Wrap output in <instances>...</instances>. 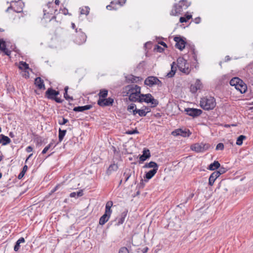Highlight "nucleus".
Wrapping results in <instances>:
<instances>
[{
  "label": "nucleus",
  "mask_w": 253,
  "mask_h": 253,
  "mask_svg": "<svg viewBox=\"0 0 253 253\" xmlns=\"http://www.w3.org/2000/svg\"><path fill=\"white\" fill-rule=\"evenodd\" d=\"M92 107L91 105H86L83 106L75 107L73 109L75 112H84V111L90 109Z\"/></svg>",
  "instance_id": "22"
},
{
  "label": "nucleus",
  "mask_w": 253,
  "mask_h": 253,
  "mask_svg": "<svg viewBox=\"0 0 253 253\" xmlns=\"http://www.w3.org/2000/svg\"><path fill=\"white\" fill-rule=\"evenodd\" d=\"M246 138V137L245 135H240L237 139L236 144L238 145H241L243 144V141L244 139Z\"/></svg>",
  "instance_id": "39"
},
{
  "label": "nucleus",
  "mask_w": 253,
  "mask_h": 253,
  "mask_svg": "<svg viewBox=\"0 0 253 253\" xmlns=\"http://www.w3.org/2000/svg\"><path fill=\"white\" fill-rule=\"evenodd\" d=\"M127 210H125L124 211L122 212L121 214V217L118 219V221L116 223L117 225L119 226L121 224H122L124 222L125 219L127 215Z\"/></svg>",
  "instance_id": "24"
},
{
  "label": "nucleus",
  "mask_w": 253,
  "mask_h": 253,
  "mask_svg": "<svg viewBox=\"0 0 253 253\" xmlns=\"http://www.w3.org/2000/svg\"><path fill=\"white\" fill-rule=\"evenodd\" d=\"M49 149V146H46L42 151V153L44 154Z\"/></svg>",
  "instance_id": "55"
},
{
  "label": "nucleus",
  "mask_w": 253,
  "mask_h": 253,
  "mask_svg": "<svg viewBox=\"0 0 253 253\" xmlns=\"http://www.w3.org/2000/svg\"><path fill=\"white\" fill-rule=\"evenodd\" d=\"M113 205V202L112 201L108 202L105 206V213L111 215L112 213V210L111 209V207Z\"/></svg>",
  "instance_id": "32"
},
{
  "label": "nucleus",
  "mask_w": 253,
  "mask_h": 253,
  "mask_svg": "<svg viewBox=\"0 0 253 253\" xmlns=\"http://www.w3.org/2000/svg\"><path fill=\"white\" fill-rule=\"evenodd\" d=\"M126 133L128 134H138L139 133V131L136 128H135L132 130H128Z\"/></svg>",
  "instance_id": "46"
},
{
  "label": "nucleus",
  "mask_w": 253,
  "mask_h": 253,
  "mask_svg": "<svg viewBox=\"0 0 253 253\" xmlns=\"http://www.w3.org/2000/svg\"><path fill=\"white\" fill-rule=\"evenodd\" d=\"M114 99L111 97L108 98H99L97 101V104L101 107L112 106Z\"/></svg>",
  "instance_id": "11"
},
{
  "label": "nucleus",
  "mask_w": 253,
  "mask_h": 253,
  "mask_svg": "<svg viewBox=\"0 0 253 253\" xmlns=\"http://www.w3.org/2000/svg\"><path fill=\"white\" fill-rule=\"evenodd\" d=\"M192 18V15L190 14H186L184 17H181L179 19L180 23L186 22L188 20Z\"/></svg>",
  "instance_id": "37"
},
{
  "label": "nucleus",
  "mask_w": 253,
  "mask_h": 253,
  "mask_svg": "<svg viewBox=\"0 0 253 253\" xmlns=\"http://www.w3.org/2000/svg\"><path fill=\"white\" fill-rule=\"evenodd\" d=\"M11 142L10 139L6 136L1 134L0 135V143L2 145H6Z\"/></svg>",
  "instance_id": "23"
},
{
  "label": "nucleus",
  "mask_w": 253,
  "mask_h": 253,
  "mask_svg": "<svg viewBox=\"0 0 253 253\" xmlns=\"http://www.w3.org/2000/svg\"><path fill=\"white\" fill-rule=\"evenodd\" d=\"M173 40L176 42L175 46L177 48L180 50H182L185 48L186 42L183 37L176 36Z\"/></svg>",
  "instance_id": "10"
},
{
  "label": "nucleus",
  "mask_w": 253,
  "mask_h": 253,
  "mask_svg": "<svg viewBox=\"0 0 253 253\" xmlns=\"http://www.w3.org/2000/svg\"><path fill=\"white\" fill-rule=\"evenodd\" d=\"M126 95H128L131 94V93L135 92L140 93L141 91V88L140 86L136 84H130L126 86Z\"/></svg>",
  "instance_id": "15"
},
{
  "label": "nucleus",
  "mask_w": 253,
  "mask_h": 253,
  "mask_svg": "<svg viewBox=\"0 0 253 253\" xmlns=\"http://www.w3.org/2000/svg\"><path fill=\"white\" fill-rule=\"evenodd\" d=\"M35 84L39 89H45L43 81L40 77H37L35 79Z\"/></svg>",
  "instance_id": "21"
},
{
  "label": "nucleus",
  "mask_w": 253,
  "mask_h": 253,
  "mask_svg": "<svg viewBox=\"0 0 253 253\" xmlns=\"http://www.w3.org/2000/svg\"><path fill=\"white\" fill-rule=\"evenodd\" d=\"M59 94V91L52 88H48L45 92V97L52 100L55 101L57 103H62L63 100L60 98L58 97Z\"/></svg>",
  "instance_id": "5"
},
{
  "label": "nucleus",
  "mask_w": 253,
  "mask_h": 253,
  "mask_svg": "<svg viewBox=\"0 0 253 253\" xmlns=\"http://www.w3.org/2000/svg\"><path fill=\"white\" fill-rule=\"evenodd\" d=\"M69 122V120L62 117H60L58 121V124L60 125H64Z\"/></svg>",
  "instance_id": "41"
},
{
  "label": "nucleus",
  "mask_w": 253,
  "mask_h": 253,
  "mask_svg": "<svg viewBox=\"0 0 253 253\" xmlns=\"http://www.w3.org/2000/svg\"><path fill=\"white\" fill-rule=\"evenodd\" d=\"M66 130H62L61 128L59 129V135H58V140L59 142H61L65 136L66 133Z\"/></svg>",
  "instance_id": "33"
},
{
  "label": "nucleus",
  "mask_w": 253,
  "mask_h": 253,
  "mask_svg": "<svg viewBox=\"0 0 253 253\" xmlns=\"http://www.w3.org/2000/svg\"><path fill=\"white\" fill-rule=\"evenodd\" d=\"M156 84H158V85H162V82H161L160 80H159L157 77H156Z\"/></svg>",
  "instance_id": "60"
},
{
  "label": "nucleus",
  "mask_w": 253,
  "mask_h": 253,
  "mask_svg": "<svg viewBox=\"0 0 253 253\" xmlns=\"http://www.w3.org/2000/svg\"><path fill=\"white\" fill-rule=\"evenodd\" d=\"M224 149V145L222 143H219L216 146L215 149L216 150H222Z\"/></svg>",
  "instance_id": "45"
},
{
  "label": "nucleus",
  "mask_w": 253,
  "mask_h": 253,
  "mask_svg": "<svg viewBox=\"0 0 253 253\" xmlns=\"http://www.w3.org/2000/svg\"><path fill=\"white\" fill-rule=\"evenodd\" d=\"M126 2V0H118L117 1H112L110 5H108L106 6V8L108 10H112V9H116V8H115L114 6H113V5L114 4H118L120 5L121 6L124 5Z\"/></svg>",
  "instance_id": "20"
},
{
  "label": "nucleus",
  "mask_w": 253,
  "mask_h": 253,
  "mask_svg": "<svg viewBox=\"0 0 253 253\" xmlns=\"http://www.w3.org/2000/svg\"><path fill=\"white\" fill-rule=\"evenodd\" d=\"M25 172L24 171H21L20 173L19 174L18 176V178L20 179H21L22 178H23V177L24 176V174H25Z\"/></svg>",
  "instance_id": "57"
},
{
  "label": "nucleus",
  "mask_w": 253,
  "mask_h": 253,
  "mask_svg": "<svg viewBox=\"0 0 253 253\" xmlns=\"http://www.w3.org/2000/svg\"><path fill=\"white\" fill-rule=\"evenodd\" d=\"M202 84L200 80L197 79L194 84L190 85V91L193 93L197 92L198 89H200L202 87Z\"/></svg>",
  "instance_id": "16"
},
{
  "label": "nucleus",
  "mask_w": 253,
  "mask_h": 253,
  "mask_svg": "<svg viewBox=\"0 0 253 253\" xmlns=\"http://www.w3.org/2000/svg\"><path fill=\"white\" fill-rule=\"evenodd\" d=\"M22 76L23 77H25V78H29V73L28 71H23V73L22 74Z\"/></svg>",
  "instance_id": "50"
},
{
  "label": "nucleus",
  "mask_w": 253,
  "mask_h": 253,
  "mask_svg": "<svg viewBox=\"0 0 253 253\" xmlns=\"http://www.w3.org/2000/svg\"><path fill=\"white\" fill-rule=\"evenodd\" d=\"M143 102L147 103H151V107H155L159 104L158 100L155 99L150 93L141 94V98L139 100V103Z\"/></svg>",
  "instance_id": "6"
},
{
  "label": "nucleus",
  "mask_w": 253,
  "mask_h": 253,
  "mask_svg": "<svg viewBox=\"0 0 253 253\" xmlns=\"http://www.w3.org/2000/svg\"><path fill=\"white\" fill-rule=\"evenodd\" d=\"M156 77L153 76H150L147 77L144 81L145 84L149 86H152L153 85L156 84Z\"/></svg>",
  "instance_id": "19"
},
{
  "label": "nucleus",
  "mask_w": 253,
  "mask_h": 253,
  "mask_svg": "<svg viewBox=\"0 0 253 253\" xmlns=\"http://www.w3.org/2000/svg\"><path fill=\"white\" fill-rule=\"evenodd\" d=\"M17 242H19V244L23 243L25 242V239L23 237H21L19 239H18Z\"/></svg>",
  "instance_id": "59"
},
{
  "label": "nucleus",
  "mask_w": 253,
  "mask_h": 253,
  "mask_svg": "<svg viewBox=\"0 0 253 253\" xmlns=\"http://www.w3.org/2000/svg\"><path fill=\"white\" fill-rule=\"evenodd\" d=\"M215 106V99L213 97H206L201 99L200 106L205 110H212Z\"/></svg>",
  "instance_id": "2"
},
{
  "label": "nucleus",
  "mask_w": 253,
  "mask_h": 253,
  "mask_svg": "<svg viewBox=\"0 0 253 253\" xmlns=\"http://www.w3.org/2000/svg\"><path fill=\"white\" fill-rule=\"evenodd\" d=\"M19 68L21 70H26L29 68V65L27 64L26 62L21 61L19 63Z\"/></svg>",
  "instance_id": "40"
},
{
  "label": "nucleus",
  "mask_w": 253,
  "mask_h": 253,
  "mask_svg": "<svg viewBox=\"0 0 253 253\" xmlns=\"http://www.w3.org/2000/svg\"><path fill=\"white\" fill-rule=\"evenodd\" d=\"M86 40V36L82 32L81 29L79 30L76 29V34L74 36V41L79 45L83 44Z\"/></svg>",
  "instance_id": "9"
},
{
  "label": "nucleus",
  "mask_w": 253,
  "mask_h": 253,
  "mask_svg": "<svg viewBox=\"0 0 253 253\" xmlns=\"http://www.w3.org/2000/svg\"><path fill=\"white\" fill-rule=\"evenodd\" d=\"M118 169V166L117 164L113 163L110 165L108 168L106 173L108 175H110L112 173V172L116 171Z\"/></svg>",
  "instance_id": "27"
},
{
  "label": "nucleus",
  "mask_w": 253,
  "mask_h": 253,
  "mask_svg": "<svg viewBox=\"0 0 253 253\" xmlns=\"http://www.w3.org/2000/svg\"><path fill=\"white\" fill-rule=\"evenodd\" d=\"M157 170H156V169H152L147 172L146 173L145 176L144 177V178H146L147 179V180H145V181H147L148 180L152 178L155 174L157 172Z\"/></svg>",
  "instance_id": "25"
},
{
  "label": "nucleus",
  "mask_w": 253,
  "mask_h": 253,
  "mask_svg": "<svg viewBox=\"0 0 253 253\" xmlns=\"http://www.w3.org/2000/svg\"><path fill=\"white\" fill-rule=\"evenodd\" d=\"M176 71V67L175 66V62H173L172 64H171V70L170 71H175V72Z\"/></svg>",
  "instance_id": "54"
},
{
  "label": "nucleus",
  "mask_w": 253,
  "mask_h": 253,
  "mask_svg": "<svg viewBox=\"0 0 253 253\" xmlns=\"http://www.w3.org/2000/svg\"><path fill=\"white\" fill-rule=\"evenodd\" d=\"M173 136L180 135L182 137H188L191 134V132L188 129L185 128L182 129H177L174 131H173L171 133Z\"/></svg>",
  "instance_id": "13"
},
{
  "label": "nucleus",
  "mask_w": 253,
  "mask_h": 253,
  "mask_svg": "<svg viewBox=\"0 0 253 253\" xmlns=\"http://www.w3.org/2000/svg\"><path fill=\"white\" fill-rule=\"evenodd\" d=\"M194 22L196 23V24H199L201 22V18L200 17H196V18L194 19Z\"/></svg>",
  "instance_id": "56"
},
{
  "label": "nucleus",
  "mask_w": 253,
  "mask_h": 253,
  "mask_svg": "<svg viewBox=\"0 0 253 253\" xmlns=\"http://www.w3.org/2000/svg\"><path fill=\"white\" fill-rule=\"evenodd\" d=\"M20 244L19 242H16V244L14 246V250L15 251V252H17L19 249H20Z\"/></svg>",
  "instance_id": "51"
},
{
  "label": "nucleus",
  "mask_w": 253,
  "mask_h": 253,
  "mask_svg": "<svg viewBox=\"0 0 253 253\" xmlns=\"http://www.w3.org/2000/svg\"><path fill=\"white\" fill-rule=\"evenodd\" d=\"M219 168V170H216L215 171L218 172L219 173H220V175L225 173L226 171V169L223 167H220V168Z\"/></svg>",
  "instance_id": "48"
},
{
  "label": "nucleus",
  "mask_w": 253,
  "mask_h": 253,
  "mask_svg": "<svg viewBox=\"0 0 253 253\" xmlns=\"http://www.w3.org/2000/svg\"><path fill=\"white\" fill-rule=\"evenodd\" d=\"M26 150L27 152L30 153L33 151V147L31 146H29L26 148Z\"/></svg>",
  "instance_id": "58"
},
{
  "label": "nucleus",
  "mask_w": 253,
  "mask_h": 253,
  "mask_svg": "<svg viewBox=\"0 0 253 253\" xmlns=\"http://www.w3.org/2000/svg\"><path fill=\"white\" fill-rule=\"evenodd\" d=\"M142 155L139 157V163H142L151 157L150 152L149 149H144Z\"/></svg>",
  "instance_id": "17"
},
{
  "label": "nucleus",
  "mask_w": 253,
  "mask_h": 253,
  "mask_svg": "<svg viewBox=\"0 0 253 253\" xmlns=\"http://www.w3.org/2000/svg\"><path fill=\"white\" fill-rule=\"evenodd\" d=\"M52 5V3L51 2H48L46 6V8H44L43 10V18L45 19H49L50 21L56 18V17L53 15V14H55L57 9H53L51 6Z\"/></svg>",
  "instance_id": "4"
},
{
  "label": "nucleus",
  "mask_w": 253,
  "mask_h": 253,
  "mask_svg": "<svg viewBox=\"0 0 253 253\" xmlns=\"http://www.w3.org/2000/svg\"><path fill=\"white\" fill-rule=\"evenodd\" d=\"M155 50H156L157 52H162L164 51V49L163 47H161L160 46L157 45H156Z\"/></svg>",
  "instance_id": "47"
},
{
  "label": "nucleus",
  "mask_w": 253,
  "mask_h": 253,
  "mask_svg": "<svg viewBox=\"0 0 253 253\" xmlns=\"http://www.w3.org/2000/svg\"><path fill=\"white\" fill-rule=\"evenodd\" d=\"M211 147V145L208 143H197L191 146L192 150L197 153H203L208 150Z\"/></svg>",
  "instance_id": "7"
},
{
  "label": "nucleus",
  "mask_w": 253,
  "mask_h": 253,
  "mask_svg": "<svg viewBox=\"0 0 253 253\" xmlns=\"http://www.w3.org/2000/svg\"><path fill=\"white\" fill-rule=\"evenodd\" d=\"M89 12V8L88 6L80 8L81 14H84L87 15Z\"/></svg>",
  "instance_id": "38"
},
{
  "label": "nucleus",
  "mask_w": 253,
  "mask_h": 253,
  "mask_svg": "<svg viewBox=\"0 0 253 253\" xmlns=\"http://www.w3.org/2000/svg\"><path fill=\"white\" fill-rule=\"evenodd\" d=\"M175 75V71H169V73H167L166 77L168 78H171L174 76Z\"/></svg>",
  "instance_id": "52"
},
{
  "label": "nucleus",
  "mask_w": 253,
  "mask_h": 253,
  "mask_svg": "<svg viewBox=\"0 0 253 253\" xmlns=\"http://www.w3.org/2000/svg\"><path fill=\"white\" fill-rule=\"evenodd\" d=\"M137 113L140 117H145L147 114L144 109H137L135 108L134 110H133V115H135Z\"/></svg>",
  "instance_id": "30"
},
{
  "label": "nucleus",
  "mask_w": 253,
  "mask_h": 253,
  "mask_svg": "<svg viewBox=\"0 0 253 253\" xmlns=\"http://www.w3.org/2000/svg\"><path fill=\"white\" fill-rule=\"evenodd\" d=\"M126 80L127 83H136L139 81V77H135L132 75H129L126 76Z\"/></svg>",
  "instance_id": "28"
},
{
  "label": "nucleus",
  "mask_w": 253,
  "mask_h": 253,
  "mask_svg": "<svg viewBox=\"0 0 253 253\" xmlns=\"http://www.w3.org/2000/svg\"><path fill=\"white\" fill-rule=\"evenodd\" d=\"M191 3L187 1V0H180L178 3H175L170 12V15L176 16L181 14L183 9H187Z\"/></svg>",
  "instance_id": "1"
},
{
  "label": "nucleus",
  "mask_w": 253,
  "mask_h": 253,
  "mask_svg": "<svg viewBox=\"0 0 253 253\" xmlns=\"http://www.w3.org/2000/svg\"><path fill=\"white\" fill-rule=\"evenodd\" d=\"M144 168H153V169H156V170L158 169L159 166L158 164L155 162L151 161L148 163H146L145 165L143 166Z\"/></svg>",
  "instance_id": "29"
},
{
  "label": "nucleus",
  "mask_w": 253,
  "mask_h": 253,
  "mask_svg": "<svg viewBox=\"0 0 253 253\" xmlns=\"http://www.w3.org/2000/svg\"><path fill=\"white\" fill-rule=\"evenodd\" d=\"M177 67L179 70L182 73L187 75L191 71L189 68V65L187 61L183 58H179L177 59Z\"/></svg>",
  "instance_id": "8"
},
{
  "label": "nucleus",
  "mask_w": 253,
  "mask_h": 253,
  "mask_svg": "<svg viewBox=\"0 0 253 253\" xmlns=\"http://www.w3.org/2000/svg\"><path fill=\"white\" fill-rule=\"evenodd\" d=\"M141 91L139 92H135L131 93V94L128 95H125L126 96H128V100L132 102H139V100L141 99Z\"/></svg>",
  "instance_id": "14"
},
{
  "label": "nucleus",
  "mask_w": 253,
  "mask_h": 253,
  "mask_svg": "<svg viewBox=\"0 0 253 253\" xmlns=\"http://www.w3.org/2000/svg\"><path fill=\"white\" fill-rule=\"evenodd\" d=\"M143 108H144L143 109L145 110V111H146V112H147V113L150 112L151 111L150 108L148 107L144 106Z\"/></svg>",
  "instance_id": "61"
},
{
  "label": "nucleus",
  "mask_w": 253,
  "mask_h": 253,
  "mask_svg": "<svg viewBox=\"0 0 253 253\" xmlns=\"http://www.w3.org/2000/svg\"><path fill=\"white\" fill-rule=\"evenodd\" d=\"M28 169V167L27 165H25L23 168V169H22V171H24L25 173L26 172V171Z\"/></svg>",
  "instance_id": "63"
},
{
  "label": "nucleus",
  "mask_w": 253,
  "mask_h": 253,
  "mask_svg": "<svg viewBox=\"0 0 253 253\" xmlns=\"http://www.w3.org/2000/svg\"><path fill=\"white\" fill-rule=\"evenodd\" d=\"M230 59H231V58L228 55L226 56L225 57V62L229 61L230 60Z\"/></svg>",
  "instance_id": "64"
},
{
  "label": "nucleus",
  "mask_w": 253,
  "mask_h": 253,
  "mask_svg": "<svg viewBox=\"0 0 253 253\" xmlns=\"http://www.w3.org/2000/svg\"><path fill=\"white\" fill-rule=\"evenodd\" d=\"M35 141L38 144H41L42 142V140L41 137L38 136L35 138Z\"/></svg>",
  "instance_id": "53"
},
{
  "label": "nucleus",
  "mask_w": 253,
  "mask_h": 253,
  "mask_svg": "<svg viewBox=\"0 0 253 253\" xmlns=\"http://www.w3.org/2000/svg\"><path fill=\"white\" fill-rule=\"evenodd\" d=\"M108 95V90L107 89H104L100 90L99 93H98V96L99 98H105Z\"/></svg>",
  "instance_id": "36"
},
{
  "label": "nucleus",
  "mask_w": 253,
  "mask_h": 253,
  "mask_svg": "<svg viewBox=\"0 0 253 253\" xmlns=\"http://www.w3.org/2000/svg\"><path fill=\"white\" fill-rule=\"evenodd\" d=\"M64 97L65 98V99L66 100H73V97H71V96H70L69 95H68V92H64Z\"/></svg>",
  "instance_id": "49"
},
{
  "label": "nucleus",
  "mask_w": 253,
  "mask_h": 253,
  "mask_svg": "<svg viewBox=\"0 0 253 253\" xmlns=\"http://www.w3.org/2000/svg\"><path fill=\"white\" fill-rule=\"evenodd\" d=\"M230 84L231 86H234L235 88L241 93H244L247 91V85L242 80L238 77L232 78L230 81Z\"/></svg>",
  "instance_id": "3"
},
{
  "label": "nucleus",
  "mask_w": 253,
  "mask_h": 253,
  "mask_svg": "<svg viewBox=\"0 0 253 253\" xmlns=\"http://www.w3.org/2000/svg\"><path fill=\"white\" fill-rule=\"evenodd\" d=\"M83 194V191L82 190H81L78 191L77 192L71 193L70 194V197L71 198H76V197H79L82 196Z\"/></svg>",
  "instance_id": "35"
},
{
  "label": "nucleus",
  "mask_w": 253,
  "mask_h": 253,
  "mask_svg": "<svg viewBox=\"0 0 253 253\" xmlns=\"http://www.w3.org/2000/svg\"><path fill=\"white\" fill-rule=\"evenodd\" d=\"M0 50L4 51L6 50V44L3 40H0Z\"/></svg>",
  "instance_id": "43"
},
{
  "label": "nucleus",
  "mask_w": 253,
  "mask_h": 253,
  "mask_svg": "<svg viewBox=\"0 0 253 253\" xmlns=\"http://www.w3.org/2000/svg\"><path fill=\"white\" fill-rule=\"evenodd\" d=\"M135 108H136V105L134 103H131L127 106V110L129 112L133 114V110H134Z\"/></svg>",
  "instance_id": "42"
},
{
  "label": "nucleus",
  "mask_w": 253,
  "mask_h": 253,
  "mask_svg": "<svg viewBox=\"0 0 253 253\" xmlns=\"http://www.w3.org/2000/svg\"><path fill=\"white\" fill-rule=\"evenodd\" d=\"M118 253H129V251L126 247H121Z\"/></svg>",
  "instance_id": "44"
},
{
  "label": "nucleus",
  "mask_w": 253,
  "mask_h": 253,
  "mask_svg": "<svg viewBox=\"0 0 253 253\" xmlns=\"http://www.w3.org/2000/svg\"><path fill=\"white\" fill-rule=\"evenodd\" d=\"M220 163L218 161H215L209 165L208 169L211 170H214L220 168Z\"/></svg>",
  "instance_id": "31"
},
{
  "label": "nucleus",
  "mask_w": 253,
  "mask_h": 253,
  "mask_svg": "<svg viewBox=\"0 0 253 253\" xmlns=\"http://www.w3.org/2000/svg\"><path fill=\"white\" fill-rule=\"evenodd\" d=\"M3 52L5 53V54L7 55H10V51H9L6 48V50H5L4 51H2Z\"/></svg>",
  "instance_id": "62"
},
{
  "label": "nucleus",
  "mask_w": 253,
  "mask_h": 253,
  "mask_svg": "<svg viewBox=\"0 0 253 253\" xmlns=\"http://www.w3.org/2000/svg\"><path fill=\"white\" fill-rule=\"evenodd\" d=\"M111 215L107 213H104L99 219V224L103 225L106 222H107L110 218Z\"/></svg>",
  "instance_id": "26"
},
{
  "label": "nucleus",
  "mask_w": 253,
  "mask_h": 253,
  "mask_svg": "<svg viewBox=\"0 0 253 253\" xmlns=\"http://www.w3.org/2000/svg\"><path fill=\"white\" fill-rule=\"evenodd\" d=\"M132 171L130 169H125L124 173V176H125V182L127 181L129 177L131 176Z\"/></svg>",
  "instance_id": "34"
},
{
  "label": "nucleus",
  "mask_w": 253,
  "mask_h": 253,
  "mask_svg": "<svg viewBox=\"0 0 253 253\" xmlns=\"http://www.w3.org/2000/svg\"><path fill=\"white\" fill-rule=\"evenodd\" d=\"M220 176V173L218 172H213L210 175L209 179V184L212 186L215 180Z\"/></svg>",
  "instance_id": "18"
},
{
  "label": "nucleus",
  "mask_w": 253,
  "mask_h": 253,
  "mask_svg": "<svg viewBox=\"0 0 253 253\" xmlns=\"http://www.w3.org/2000/svg\"><path fill=\"white\" fill-rule=\"evenodd\" d=\"M185 111L188 115L193 117H198L200 116L203 112L202 110L201 109L190 108H185Z\"/></svg>",
  "instance_id": "12"
}]
</instances>
